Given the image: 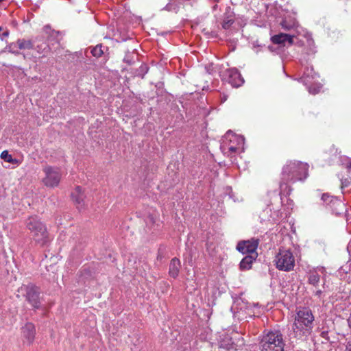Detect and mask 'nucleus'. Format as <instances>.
Instances as JSON below:
<instances>
[{
  "label": "nucleus",
  "instance_id": "12",
  "mask_svg": "<svg viewBox=\"0 0 351 351\" xmlns=\"http://www.w3.org/2000/svg\"><path fill=\"white\" fill-rule=\"evenodd\" d=\"M330 207L336 215H341L346 210L345 204L337 198H331Z\"/></svg>",
  "mask_w": 351,
  "mask_h": 351
},
{
  "label": "nucleus",
  "instance_id": "4",
  "mask_svg": "<svg viewBox=\"0 0 351 351\" xmlns=\"http://www.w3.org/2000/svg\"><path fill=\"white\" fill-rule=\"evenodd\" d=\"M275 261L276 267L280 270L289 271L293 269L295 258L289 250L280 249Z\"/></svg>",
  "mask_w": 351,
  "mask_h": 351
},
{
  "label": "nucleus",
  "instance_id": "31",
  "mask_svg": "<svg viewBox=\"0 0 351 351\" xmlns=\"http://www.w3.org/2000/svg\"><path fill=\"white\" fill-rule=\"evenodd\" d=\"M44 29H45V32L47 34L49 32V31H50V27L49 25H47L44 27Z\"/></svg>",
  "mask_w": 351,
  "mask_h": 351
},
{
  "label": "nucleus",
  "instance_id": "26",
  "mask_svg": "<svg viewBox=\"0 0 351 351\" xmlns=\"http://www.w3.org/2000/svg\"><path fill=\"white\" fill-rule=\"evenodd\" d=\"M341 189H343L345 187H347L350 185V181L349 179L346 178V179H344V180H341Z\"/></svg>",
  "mask_w": 351,
  "mask_h": 351
},
{
  "label": "nucleus",
  "instance_id": "30",
  "mask_svg": "<svg viewBox=\"0 0 351 351\" xmlns=\"http://www.w3.org/2000/svg\"><path fill=\"white\" fill-rule=\"evenodd\" d=\"M281 25H282V28H284L285 29H290V27L287 25V22L285 21H283L281 23Z\"/></svg>",
  "mask_w": 351,
  "mask_h": 351
},
{
  "label": "nucleus",
  "instance_id": "21",
  "mask_svg": "<svg viewBox=\"0 0 351 351\" xmlns=\"http://www.w3.org/2000/svg\"><path fill=\"white\" fill-rule=\"evenodd\" d=\"M319 281V276L317 274H311L308 277V282L314 286Z\"/></svg>",
  "mask_w": 351,
  "mask_h": 351
},
{
  "label": "nucleus",
  "instance_id": "32",
  "mask_svg": "<svg viewBox=\"0 0 351 351\" xmlns=\"http://www.w3.org/2000/svg\"><path fill=\"white\" fill-rule=\"evenodd\" d=\"M237 147H230L229 150L231 152H235L237 151Z\"/></svg>",
  "mask_w": 351,
  "mask_h": 351
},
{
  "label": "nucleus",
  "instance_id": "9",
  "mask_svg": "<svg viewBox=\"0 0 351 351\" xmlns=\"http://www.w3.org/2000/svg\"><path fill=\"white\" fill-rule=\"evenodd\" d=\"M293 36L287 34L280 33L271 36V40L274 44L285 47L287 43L289 45H291L293 43Z\"/></svg>",
  "mask_w": 351,
  "mask_h": 351
},
{
  "label": "nucleus",
  "instance_id": "22",
  "mask_svg": "<svg viewBox=\"0 0 351 351\" xmlns=\"http://www.w3.org/2000/svg\"><path fill=\"white\" fill-rule=\"evenodd\" d=\"M234 23V20L232 19H227L223 20L222 23V27L223 29H228Z\"/></svg>",
  "mask_w": 351,
  "mask_h": 351
},
{
  "label": "nucleus",
  "instance_id": "40",
  "mask_svg": "<svg viewBox=\"0 0 351 351\" xmlns=\"http://www.w3.org/2000/svg\"><path fill=\"white\" fill-rule=\"evenodd\" d=\"M269 49L271 51H272V49H271V47H269Z\"/></svg>",
  "mask_w": 351,
  "mask_h": 351
},
{
  "label": "nucleus",
  "instance_id": "16",
  "mask_svg": "<svg viewBox=\"0 0 351 351\" xmlns=\"http://www.w3.org/2000/svg\"><path fill=\"white\" fill-rule=\"evenodd\" d=\"M220 347L226 348L228 350H237V345L233 341L232 337L229 336L225 337L220 343Z\"/></svg>",
  "mask_w": 351,
  "mask_h": 351
},
{
  "label": "nucleus",
  "instance_id": "5",
  "mask_svg": "<svg viewBox=\"0 0 351 351\" xmlns=\"http://www.w3.org/2000/svg\"><path fill=\"white\" fill-rule=\"evenodd\" d=\"M45 176L43 178V184L47 187L57 186L61 180V173L59 169L48 166L44 168Z\"/></svg>",
  "mask_w": 351,
  "mask_h": 351
},
{
  "label": "nucleus",
  "instance_id": "20",
  "mask_svg": "<svg viewBox=\"0 0 351 351\" xmlns=\"http://www.w3.org/2000/svg\"><path fill=\"white\" fill-rule=\"evenodd\" d=\"M265 346H261V351H269L268 350L265 349ZM269 351H284V346L279 344L277 343L276 345H271L269 347Z\"/></svg>",
  "mask_w": 351,
  "mask_h": 351
},
{
  "label": "nucleus",
  "instance_id": "11",
  "mask_svg": "<svg viewBox=\"0 0 351 351\" xmlns=\"http://www.w3.org/2000/svg\"><path fill=\"white\" fill-rule=\"evenodd\" d=\"M71 197L75 202V204L77 206V208H83L84 206V198L85 195L82 189L77 186H76L75 191L71 193Z\"/></svg>",
  "mask_w": 351,
  "mask_h": 351
},
{
  "label": "nucleus",
  "instance_id": "36",
  "mask_svg": "<svg viewBox=\"0 0 351 351\" xmlns=\"http://www.w3.org/2000/svg\"><path fill=\"white\" fill-rule=\"evenodd\" d=\"M321 293H322V291L321 290H318V291H316L315 295H320Z\"/></svg>",
  "mask_w": 351,
  "mask_h": 351
},
{
  "label": "nucleus",
  "instance_id": "28",
  "mask_svg": "<svg viewBox=\"0 0 351 351\" xmlns=\"http://www.w3.org/2000/svg\"><path fill=\"white\" fill-rule=\"evenodd\" d=\"M32 47H33V45H32L31 40L23 41V49L24 48L31 49Z\"/></svg>",
  "mask_w": 351,
  "mask_h": 351
},
{
  "label": "nucleus",
  "instance_id": "38",
  "mask_svg": "<svg viewBox=\"0 0 351 351\" xmlns=\"http://www.w3.org/2000/svg\"><path fill=\"white\" fill-rule=\"evenodd\" d=\"M348 167L351 169V162H350L349 163V165H348Z\"/></svg>",
  "mask_w": 351,
  "mask_h": 351
},
{
  "label": "nucleus",
  "instance_id": "41",
  "mask_svg": "<svg viewBox=\"0 0 351 351\" xmlns=\"http://www.w3.org/2000/svg\"><path fill=\"white\" fill-rule=\"evenodd\" d=\"M1 30H2V27H0V32H1Z\"/></svg>",
  "mask_w": 351,
  "mask_h": 351
},
{
  "label": "nucleus",
  "instance_id": "39",
  "mask_svg": "<svg viewBox=\"0 0 351 351\" xmlns=\"http://www.w3.org/2000/svg\"><path fill=\"white\" fill-rule=\"evenodd\" d=\"M149 219H150V221H151L152 222H154V221H153V217H149Z\"/></svg>",
  "mask_w": 351,
  "mask_h": 351
},
{
  "label": "nucleus",
  "instance_id": "17",
  "mask_svg": "<svg viewBox=\"0 0 351 351\" xmlns=\"http://www.w3.org/2000/svg\"><path fill=\"white\" fill-rule=\"evenodd\" d=\"M1 158L4 160L6 162L12 163V164H19V161L12 158V156L8 154V151H3L1 154Z\"/></svg>",
  "mask_w": 351,
  "mask_h": 351
},
{
  "label": "nucleus",
  "instance_id": "29",
  "mask_svg": "<svg viewBox=\"0 0 351 351\" xmlns=\"http://www.w3.org/2000/svg\"><path fill=\"white\" fill-rule=\"evenodd\" d=\"M321 336H322V337L324 338L327 341L329 340L328 332V331H323V332H322Z\"/></svg>",
  "mask_w": 351,
  "mask_h": 351
},
{
  "label": "nucleus",
  "instance_id": "13",
  "mask_svg": "<svg viewBox=\"0 0 351 351\" xmlns=\"http://www.w3.org/2000/svg\"><path fill=\"white\" fill-rule=\"evenodd\" d=\"M36 330L34 325L32 323H27L23 327V337L27 339V343L30 345L35 337Z\"/></svg>",
  "mask_w": 351,
  "mask_h": 351
},
{
  "label": "nucleus",
  "instance_id": "33",
  "mask_svg": "<svg viewBox=\"0 0 351 351\" xmlns=\"http://www.w3.org/2000/svg\"><path fill=\"white\" fill-rule=\"evenodd\" d=\"M123 61H124V62H127L128 64H132V61H131V60H129V59H128V58H124Z\"/></svg>",
  "mask_w": 351,
  "mask_h": 351
},
{
  "label": "nucleus",
  "instance_id": "23",
  "mask_svg": "<svg viewBox=\"0 0 351 351\" xmlns=\"http://www.w3.org/2000/svg\"><path fill=\"white\" fill-rule=\"evenodd\" d=\"M331 198H335V197L330 196L327 193H324L322 196V200L330 206V201H331Z\"/></svg>",
  "mask_w": 351,
  "mask_h": 351
},
{
  "label": "nucleus",
  "instance_id": "18",
  "mask_svg": "<svg viewBox=\"0 0 351 351\" xmlns=\"http://www.w3.org/2000/svg\"><path fill=\"white\" fill-rule=\"evenodd\" d=\"M148 69L149 68L147 64H141L139 68L136 70L135 75L143 78L144 75L147 73Z\"/></svg>",
  "mask_w": 351,
  "mask_h": 351
},
{
  "label": "nucleus",
  "instance_id": "25",
  "mask_svg": "<svg viewBox=\"0 0 351 351\" xmlns=\"http://www.w3.org/2000/svg\"><path fill=\"white\" fill-rule=\"evenodd\" d=\"M59 36V32L51 31V35L49 36V40L56 39L58 42V36Z\"/></svg>",
  "mask_w": 351,
  "mask_h": 351
},
{
  "label": "nucleus",
  "instance_id": "15",
  "mask_svg": "<svg viewBox=\"0 0 351 351\" xmlns=\"http://www.w3.org/2000/svg\"><path fill=\"white\" fill-rule=\"evenodd\" d=\"M258 257L257 255H247L240 262L239 267L241 270H248L251 269L253 262Z\"/></svg>",
  "mask_w": 351,
  "mask_h": 351
},
{
  "label": "nucleus",
  "instance_id": "8",
  "mask_svg": "<svg viewBox=\"0 0 351 351\" xmlns=\"http://www.w3.org/2000/svg\"><path fill=\"white\" fill-rule=\"evenodd\" d=\"M277 343L285 346L283 342L282 335L279 331L270 332L266 336H264L262 339L260 344L261 346H265V349L269 351V346L276 345Z\"/></svg>",
  "mask_w": 351,
  "mask_h": 351
},
{
  "label": "nucleus",
  "instance_id": "37",
  "mask_svg": "<svg viewBox=\"0 0 351 351\" xmlns=\"http://www.w3.org/2000/svg\"><path fill=\"white\" fill-rule=\"evenodd\" d=\"M347 350L348 351H351V343H349L348 346H347Z\"/></svg>",
  "mask_w": 351,
  "mask_h": 351
},
{
  "label": "nucleus",
  "instance_id": "6",
  "mask_svg": "<svg viewBox=\"0 0 351 351\" xmlns=\"http://www.w3.org/2000/svg\"><path fill=\"white\" fill-rule=\"evenodd\" d=\"M259 243L258 239H252L247 241H241L237 245V250L242 254H248V255L256 254L258 256L256 249Z\"/></svg>",
  "mask_w": 351,
  "mask_h": 351
},
{
  "label": "nucleus",
  "instance_id": "35",
  "mask_svg": "<svg viewBox=\"0 0 351 351\" xmlns=\"http://www.w3.org/2000/svg\"><path fill=\"white\" fill-rule=\"evenodd\" d=\"M8 35V31H5L3 34H2V37H5V36H7Z\"/></svg>",
  "mask_w": 351,
  "mask_h": 351
},
{
  "label": "nucleus",
  "instance_id": "24",
  "mask_svg": "<svg viewBox=\"0 0 351 351\" xmlns=\"http://www.w3.org/2000/svg\"><path fill=\"white\" fill-rule=\"evenodd\" d=\"M309 78V74H306V72H304V75L300 77V80L302 83L307 84L311 82Z\"/></svg>",
  "mask_w": 351,
  "mask_h": 351
},
{
  "label": "nucleus",
  "instance_id": "7",
  "mask_svg": "<svg viewBox=\"0 0 351 351\" xmlns=\"http://www.w3.org/2000/svg\"><path fill=\"white\" fill-rule=\"evenodd\" d=\"M26 300L34 308H38L40 306V289L34 285H29L26 287Z\"/></svg>",
  "mask_w": 351,
  "mask_h": 351
},
{
  "label": "nucleus",
  "instance_id": "10",
  "mask_svg": "<svg viewBox=\"0 0 351 351\" xmlns=\"http://www.w3.org/2000/svg\"><path fill=\"white\" fill-rule=\"evenodd\" d=\"M228 82L232 86L238 87L243 84L244 80L237 69H230L227 71Z\"/></svg>",
  "mask_w": 351,
  "mask_h": 351
},
{
  "label": "nucleus",
  "instance_id": "3",
  "mask_svg": "<svg viewBox=\"0 0 351 351\" xmlns=\"http://www.w3.org/2000/svg\"><path fill=\"white\" fill-rule=\"evenodd\" d=\"M27 228L32 234V239L40 246H45L49 242L46 227L36 217H30L27 221Z\"/></svg>",
  "mask_w": 351,
  "mask_h": 351
},
{
  "label": "nucleus",
  "instance_id": "19",
  "mask_svg": "<svg viewBox=\"0 0 351 351\" xmlns=\"http://www.w3.org/2000/svg\"><path fill=\"white\" fill-rule=\"evenodd\" d=\"M91 53L94 57L99 58L104 54L102 45L99 44L91 49Z\"/></svg>",
  "mask_w": 351,
  "mask_h": 351
},
{
  "label": "nucleus",
  "instance_id": "2",
  "mask_svg": "<svg viewBox=\"0 0 351 351\" xmlns=\"http://www.w3.org/2000/svg\"><path fill=\"white\" fill-rule=\"evenodd\" d=\"M308 175L306 164L298 161H290L282 168L283 182L303 180Z\"/></svg>",
  "mask_w": 351,
  "mask_h": 351
},
{
  "label": "nucleus",
  "instance_id": "1",
  "mask_svg": "<svg viewBox=\"0 0 351 351\" xmlns=\"http://www.w3.org/2000/svg\"><path fill=\"white\" fill-rule=\"evenodd\" d=\"M314 316L311 310L302 308L298 311L293 326V330L297 335L308 336L313 328Z\"/></svg>",
  "mask_w": 351,
  "mask_h": 351
},
{
  "label": "nucleus",
  "instance_id": "34",
  "mask_svg": "<svg viewBox=\"0 0 351 351\" xmlns=\"http://www.w3.org/2000/svg\"><path fill=\"white\" fill-rule=\"evenodd\" d=\"M348 322L350 328H351V313H350L349 318L348 319Z\"/></svg>",
  "mask_w": 351,
  "mask_h": 351
},
{
  "label": "nucleus",
  "instance_id": "42",
  "mask_svg": "<svg viewBox=\"0 0 351 351\" xmlns=\"http://www.w3.org/2000/svg\"><path fill=\"white\" fill-rule=\"evenodd\" d=\"M3 0H0V2L3 1Z\"/></svg>",
  "mask_w": 351,
  "mask_h": 351
},
{
  "label": "nucleus",
  "instance_id": "27",
  "mask_svg": "<svg viewBox=\"0 0 351 351\" xmlns=\"http://www.w3.org/2000/svg\"><path fill=\"white\" fill-rule=\"evenodd\" d=\"M16 45H18V47H19V49H22V42H21L20 40H19V41L17 42V43H16V44L12 45L10 46V49L12 50V52H13V53H19V52H18V51H14V48Z\"/></svg>",
  "mask_w": 351,
  "mask_h": 351
},
{
  "label": "nucleus",
  "instance_id": "14",
  "mask_svg": "<svg viewBox=\"0 0 351 351\" xmlns=\"http://www.w3.org/2000/svg\"><path fill=\"white\" fill-rule=\"evenodd\" d=\"M181 267L180 261L177 258H173L171 259L169 264V274L170 276L173 278H176L180 272V269Z\"/></svg>",
  "mask_w": 351,
  "mask_h": 351
}]
</instances>
